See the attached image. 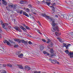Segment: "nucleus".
<instances>
[{"mask_svg": "<svg viewBox=\"0 0 73 73\" xmlns=\"http://www.w3.org/2000/svg\"><path fill=\"white\" fill-rule=\"evenodd\" d=\"M50 52V53H51L50 55V57L53 58V57L56 56V55H55V54L53 53L54 51H53V49H51Z\"/></svg>", "mask_w": 73, "mask_h": 73, "instance_id": "nucleus-1", "label": "nucleus"}, {"mask_svg": "<svg viewBox=\"0 0 73 73\" xmlns=\"http://www.w3.org/2000/svg\"><path fill=\"white\" fill-rule=\"evenodd\" d=\"M51 31L52 32H55V31H58V26L56 25L55 27H53L51 28Z\"/></svg>", "mask_w": 73, "mask_h": 73, "instance_id": "nucleus-2", "label": "nucleus"}, {"mask_svg": "<svg viewBox=\"0 0 73 73\" xmlns=\"http://www.w3.org/2000/svg\"><path fill=\"white\" fill-rule=\"evenodd\" d=\"M51 63L53 64H56L57 63V61L56 60H52L51 59H49Z\"/></svg>", "mask_w": 73, "mask_h": 73, "instance_id": "nucleus-3", "label": "nucleus"}, {"mask_svg": "<svg viewBox=\"0 0 73 73\" xmlns=\"http://www.w3.org/2000/svg\"><path fill=\"white\" fill-rule=\"evenodd\" d=\"M8 25V23H4L2 25V27L5 29H7V28L5 27V26H7Z\"/></svg>", "mask_w": 73, "mask_h": 73, "instance_id": "nucleus-4", "label": "nucleus"}, {"mask_svg": "<svg viewBox=\"0 0 73 73\" xmlns=\"http://www.w3.org/2000/svg\"><path fill=\"white\" fill-rule=\"evenodd\" d=\"M45 18H46V19L48 18V19H49V20H51V21H52L53 20V18L52 17L50 18V17L49 16H48L47 15H46V16H45Z\"/></svg>", "mask_w": 73, "mask_h": 73, "instance_id": "nucleus-5", "label": "nucleus"}, {"mask_svg": "<svg viewBox=\"0 0 73 73\" xmlns=\"http://www.w3.org/2000/svg\"><path fill=\"white\" fill-rule=\"evenodd\" d=\"M52 21V26H53V27H55V26L56 25V23H54V20L53 19Z\"/></svg>", "mask_w": 73, "mask_h": 73, "instance_id": "nucleus-6", "label": "nucleus"}, {"mask_svg": "<svg viewBox=\"0 0 73 73\" xmlns=\"http://www.w3.org/2000/svg\"><path fill=\"white\" fill-rule=\"evenodd\" d=\"M73 52H70L68 54V55L70 56V58H73Z\"/></svg>", "mask_w": 73, "mask_h": 73, "instance_id": "nucleus-7", "label": "nucleus"}, {"mask_svg": "<svg viewBox=\"0 0 73 73\" xmlns=\"http://www.w3.org/2000/svg\"><path fill=\"white\" fill-rule=\"evenodd\" d=\"M15 41H17V42H18V43H19L20 44V43H21V42L22 41V40H20V39H15Z\"/></svg>", "mask_w": 73, "mask_h": 73, "instance_id": "nucleus-8", "label": "nucleus"}, {"mask_svg": "<svg viewBox=\"0 0 73 73\" xmlns=\"http://www.w3.org/2000/svg\"><path fill=\"white\" fill-rule=\"evenodd\" d=\"M24 43L25 45H27L28 44V42L27 41H25L24 40H22L21 43Z\"/></svg>", "mask_w": 73, "mask_h": 73, "instance_id": "nucleus-9", "label": "nucleus"}, {"mask_svg": "<svg viewBox=\"0 0 73 73\" xmlns=\"http://www.w3.org/2000/svg\"><path fill=\"white\" fill-rule=\"evenodd\" d=\"M55 35L56 36H57V37H58L59 36H60L61 35V33H59L58 32H55Z\"/></svg>", "mask_w": 73, "mask_h": 73, "instance_id": "nucleus-10", "label": "nucleus"}, {"mask_svg": "<svg viewBox=\"0 0 73 73\" xmlns=\"http://www.w3.org/2000/svg\"><path fill=\"white\" fill-rule=\"evenodd\" d=\"M20 3H21V4H26V3H27V1H20Z\"/></svg>", "mask_w": 73, "mask_h": 73, "instance_id": "nucleus-11", "label": "nucleus"}, {"mask_svg": "<svg viewBox=\"0 0 73 73\" xmlns=\"http://www.w3.org/2000/svg\"><path fill=\"white\" fill-rule=\"evenodd\" d=\"M23 14L24 15H25V16L27 17H29V15L28 14H27L25 12H23Z\"/></svg>", "mask_w": 73, "mask_h": 73, "instance_id": "nucleus-12", "label": "nucleus"}, {"mask_svg": "<svg viewBox=\"0 0 73 73\" xmlns=\"http://www.w3.org/2000/svg\"><path fill=\"white\" fill-rule=\"evenodd\" d=\"M20 28L22 29V30H23L24 31H25V32H26L27 31V30H26V29H25L24 27H23L21 26L20 27Z\"/></svg>", "mask_w": 73, "mask_h": 73, "instance_id": "nucleus-13", "label": "nucleus"}, {"mask_svg": "<svg viewBox=\"0 0 73 73\" xmlns=\"http://www.w3.org/2000/svg\"><path fill=\"white\" fill-rule=\"evenodd\" d=\"M24 68L25 69H27V70H31V68L28 66H25V68Z\"/></svg>", "mask_w": 73, "mask_h": 73, "instance_id": "nucleus-14", "label": "nucleus"}, {"mask_svg": "<svg viewBox=\"0 0 73 73\" xmlns=\"http://www.w3.org/2000/svg\"><path fill=\"white\" fill-rule=\"evenodd\" d=\"M23 56H24L23 54H21L20 55H18V57H19V58H22L23 57Z\"/></svg>", "mask_w": 73, "mask_h": 73, "instance_id": "nucleus-15", "label": "nucleus"}, {"mask_svg": "<svg viewBox=\"0 0 73 73\" xmlns=\"http://www.w3.org/2000/svg\"><path fill=\"white\" fill-rule=\"evenodd\" d=\"M15 29L16 31H19L20 30V28L17 27H15Z\"/></svg>", "mask_w": 73, "mask_h": 73, "instance_id": "nucleus-16", "label": "nucleus"}, {"mask_svg": "<svg viewBox=\"0 0 73 73\" xmlns=\"http://www.w3.org/2000/svg\"><path fill=\"white\" fill-rule=\"evenodd\" d=\"M9 7V8H13V4H10L9 5H8Z\"/></svg>", "mask_w": 73, "mask_h": 73, "instance_id": "nucleus-17", "label": "nucleus"}, {"mask_svg": "<svg viewBox=\"0 0 73 73\" xmlns=\"http://www.w3.org/2000/svg\"><path fill=\"white\" fill-rule=\"evenodd\" d=\"M41 15L42 17H45L46 16V14L45 13L42 14Z\"/></svg>", "mask_w": 73, "mask_h": 73, "instance_id": "nucleus-18", "label": "nucleus"}, {"mask_svg": "<svg viewBox=\"0 0 73 73\" xmlns=\"http://www.w3.org/2000/svg\"><path fill=\"white\" fill-rule=\"evenodd\" d=\"M30 11V10H29V9L28 8L26 9L25 10V11H26L27 12H29Z\"/></svg>", "mask_w": 73, "mask_h": 73, "instance_id": "nucleus-19", "label": "nucleus"}, {"mask_svg": "<svg viewBox=\"0 0 73 73\" xmlns=\"http://www.w3.org/2000/svg\"><path fill=\"white\" fill-rule=\"evenodd\" d=\"M68 45H70V44H68V45H66L64 46L66 48V49H68Z\"/></svg>", "mask_w": 73, "mask_h": 73, "instance_id": "nucleus-20", "label": "nucleus"}, {"mask_svg": "<svg viewBox=\"0 0 73 73\" xmlns=\"http://www.w3.org/2000/svg\"><path fill=\"white\" fill-rule=\"evenodd\" d=\"M44 47L43 46L41 45L40 46V49L41 50H43V49H44Z\"/></svg>", "mask_w": 73, "mask_h": 73, "instance_id": "nucleus-21", "label": "nucleus"}, {"mask_svg": "<svg viewBox=\"0 0 73 73\" xmlns=\"http://www.w3.org/2000/svg\"><path fill=\"white\" fill-rule=\"evenodd\" d=\"M46 4H47V5H48V6H49L50 5V4H51V2H46Z\"/></svg>", "mask_w": 73, "mask_h": 73, "instance_id": "nucleus-22", "label": "nucleus"}, {"mask_svg": "<svg viewBox=\"0 0 73 73\" xmlns=\"http://www.w3.org/2000/svg\"><path fill=\"white\" fill-rule=\"evenodd\" d=\"M3 4H4V5H7V3L5 1H4L3 2Z\"/></svg>", "mask_w": 73, "mask_h": 73, "instance_id": "nucleus-23", "label": "nucleus"}, {"mask_svg": "<svg viewBox=\"0 0 73 73\" xmlns=\"http://www.w3.org/2000/svg\"><path fill=\"white\" fill-rule=\"evenodd\" d=\"M13 9H16V5L13 4Z\"/></svg>", "mask_w": 73, "mask_h": 73, "instance_id": "nucleus-24", "label": "nucleus"}, {"mask_svg": "<svg viewBox=\"0 0 73 73\" xmlns=\"http://www.w3.org/2000/svg\"><path fill=\"white\" fill-rule=\"evenodd\" d=\"M6 44H7L8 45H9V46L11 45V44L10 42H9L8 41H7Z\"/></svg>", "mask_w": 73, "mask_h": 73, "instance_id": "nucleus-25", "label": "nucleus"}, {"mask_svg": "<svg viewBox=\"0 0 73 73\" xmlns=\"http://www.w3.org/2000/svg\"><path fill=\"white\" fill-rule=\"evenodd\" d=\"M18 66H19V68L20 69H23V66L21 65Z\"/></svg>", "mask_w": 73, "mask_h": 73, "instance_id": "nucleus-26", "label": "nucleus"}, {"mask_svg": "<svg viewBox=\"0 0 73 73\" xmlns=\"http://www.w3.org/2000/svg\"><path fill=\"white\" fill-rule=\"evenodd\" d=\"M8 42V41L7 40H3V42L5 44V43H7V42Z\"/></svg>", "mask_w": 73, "mask_h": 73, "instance_id": "nucleus-27", "label": "nucleus"}, {"mask_svg": "<svg viewBox=\"0 0 73 73\" xmlns=\"http://www.w3.org/2000/svg\"><path fill=\"white\" fill-rule=\"evenodd\" d=\"M1 73H6V71L5 70H2L1 72Z\"/></svg>", "mask_w": 73, "mask_h": 73, "instance_id": "nucleus-28", "label": "nucleus"}, {"mask_svg": "<svg viewBox=\"0 0 73 73\" xmlns=\"http://www.w3.org/2000/svg\"><path fill=\"white\" fill-rule=\"evenodd\" d=\"M37 32H38L39 33H40V35H42V33L40 32V31L38 30H37Z\"/></svg>", "mask_w": 73, "mask_h": 73, "instance_id": "nucleus-29", "label": "nucleus"}, {"mask_svg": "<svg viewBox=\"0 0 73 73\" xmlns=\"http://www.w3.org/2000/svg\"><path fill=\"white\" fill-rule=\"evenodd\" d=\"M7 66H9V67H12V65L11 64H7Z\"/></svg>", "mask_w": 73, "mask_h": 73, "instance_id": "nucleus-30", "label": "nucleus"}, {"mask_svg": "<svg viewBox=\"0 0 73 73\" xmlns=\"http://www.w3.org/2000/svg\"><path fill=\"white\" fill-rule=\"evenodd\" d=\"M50 41H50V40L48 39V41L47 42V44H48V43H49V42H50Z\"/></svg>", "mask_w": 73, "mask_h": 73, "instance_id": "nucleus-31", "label": "nucleus"}, {"mask_svg": "<svg viewBox=\"0 0 73 73\" xmlns=\"http://www.w3.org/2000/svg\"><path fill=\"white\" fill-rule=\"evenodd\" d=\"M54 5H53V4L52 5V6H50L51 8H54Z\"/></svg>", "mask_w": 73, "mask_h": 73, "instance_id": "nucleus-32", "label": "nucleus"}, {"mask_svg": "<svg viewBox=\"0 0 73 73\" xmlns=\"http://www.w3.org/2000/svg\"><path fill=\"white\" fill-rule=\"evenodd\" d=\"M25 28H26V29H29V30L30 29V28H29V27L27 26H26Z\"/></svg>", "mask_w": 73, "mask_h": 73, "instance_id": "nucleus-33", "label": "nucleus"}, {"mask_svg": "<svg viewBox=\"0 0 73 73\" xmlns=\"http://www.w3.org/2000/svg\"><path fill=\"white\" fill-rule=\"evenodd\" d=\"M65 52L67 53V54H68V53H69V52L68 50H66Z\"/></svg>", "mask_w": 73, "mask_h": 73, "instance_id": "nucleus-34", "label": "nucleus"}, {"mask_svg": "<svg viewBox=\"0 0 73 73\" xmlns=\"http://www.w3.org/2000/svg\"><path fill=\"white\" fill-rule=\"evenodd\" d=\"M29 44H32V42H31V41H29V42H28Z\"/></svg>", "mask_w": 73, "mask_h": 73, "instance_id": "nucleus-35", "label": "nucleus"}, {"mask_svg": "<svg viewBox=\"0 0 73 73\" xmlns=\"http://www.w3.org/2000/svg\"><path fill=\"white\" fill-rule=\"evenodd\" d=\"M10 42H11V43H13L14 44H15V42H13V41H11V40L10 41H9Z\"/></svg>", "mask_w": 73, "mask_h": 73, "instance_id": "nucleus-36", "label": "nucleus"}, {"mask_svg": "<svg viewBox=\"0 0 73 73\" xmlns=\"http://www.w3.org/2000/svg\"><path fill=\"white\" fill-rule=\"evenodd\" d=\"M42 41L43 42H46V40H45L43 39H42Z\"/></svg>", "mask_w": 73, "mask_h": 73, "instance_id": "nucleus-37", "label": "nucleus"}, {"mask_svg": "<svg viewBox=\"0 0 73 73\" xmlns=\"http://www.w3.org/2000/svg\"><path fill=\"white\" fill-rule=\"evenodd\" d=\"M0 32L1 33L2 32V29L1 27H0Z\"/></svg>", "mask_w": 73, "mask_h": 73, "instance_id": "nucleus-38", "label": "nucleus"}, {"mask_svg": "<svg viewBox=\"0 0 73 73\" xmlns=\"http://www.w3.org/2000/svg\"><path fill=\"white\" fill-rule=\"evenodd\" d=\"M50 45H53V43H52V42H51L50 43Z\"/></svg>", "mask_w": 73, "mask_h": 73, "instance_id": "nucleus-39", "label": "nucleus"}, {"mask_svg": "<svg viewBox=\"0 0 73 73\" xmlns=\"http://www.w3.org/2000/svg\"><path fill=\"white\" fill-rule=\"evenodd\" d=\"M55 17H56V18H58V15H55Z\"/></svg>", "mask_w": 73, "mask_h": 73, "instance_id": "nucleus-40", "label": "nucleus"}, {"mask_svg": "<svg viewBox=\"0 0 73 73\" xmlns=\"http://www.w3.org/2000/svg\"><path fill=\"white\" fill-rule=\"evenodd\" d=\"M44 54H46V52L45 51H43Z\"/></svg>", "mask_w": 73, "mask_h": 73, "instance_id": "nucleus-41", "label": "nucleus"}, {"mask_svg": "<svg viewBox=\"0 0 73 73\" xmlns=\"http://www.w3.org/2000/svg\"><path fill=\"white\" fill-rule=\"evenodd\" d=\"M29 7V8H31V7H32V5H28Z\"/></svg>", "mask_w": 73, "mask_h": 73, "instance_id": "nucleus-42", "label": "nucleus"}, {"mask_svg": "<svg viewBox=\"0 0 73 73\" xmlns=\"http://www.w3.org/2000/svg\"><path fill=\"white\" fill-rule=\"evenodd\" d=\"M63 45L64 46H66V44L65 43H64L63 44Z\"/></svg>", "mask_w": 73, "mask_h": 73, "instance_id": "nucleus-43", "label": "nucleus"}, {"mask_svg": "<svg viewBox=\"0 0 73 73\" xmlns=\"http://www.w3.org/2000/svg\"><path fill=\"white\" fill-rule=\"evenodd\" d=\"M59 41L60 42H62V40H61V39L60 38V39L59 40Z\"/></svg>", "mask_w": 73, "mask_h": 73, "instance_id": "nucleus-44", "label": "nucleus"}, {"mask_svg": "<svg viewBox=\"0 0 73 73\" xmlns=\"http://www.w3.org/2000/svg\"><path fill=\"white\" fill-rule=\"evenodd\" d=\"M20 14H22V11H21L19 12Z\"/></svg>", "mask_w": 73, "mask_h": 73, "instance_id": "nucleus-45", "label": "nucleus"}, {"mask_svg": "<svg viewBox=\"0 0 73 73\" xmlns=\"http://www.w3.org/2000/svg\"><path fill=\"white\" fill-rule=\"evenodd\" d=\"M14 46H15L16 47H17L18 46V45L17 44L15 45Z\"/></svg>", "mask_w": 73, "mask_h": 73, "instance_id": "nucleus-46", "label": "nucleus"}, {"mask_svg": "<svg viewBox=\"0 0 73 73\" xmlns=\"http://www.w3.org/2000/svg\"><path fill=\"white\" fill-rule=\"evenodd\" d=\"M46 54H47V55H48V56H49V53L48 52L46 53Z\"/></svg>", "mask_w": 73, "mask_h": 73, "instance_id": "nucleus-47", "label": "nucleus"}, {"mask_svg": "<svg viewBox=\"0 0 73 73\" xmlns=\"http://www.w3.org/2000/svg\"><path fill=\"white\" fill-rule=\"evenodd\" d=\"M7 66V65H6V64H3V66H4V67H5V66Z\"/></svg>", "mask_w": 73, "mask_h": 73, "instance_id": "nucleus-48", "label": "nucleus"}, {"mask_svg": "<svg viewBox=\"0 0 73 73\" xmlns=\"http://www.w3.org/2000/svg\"><path fill=\"white\" fill-rule=\"evenodd\" d=\"M0 23L1 24H3V21H1Z\"/></svg>", "mask_w": 73, "mask_h": 73, "instance_id": "nucleus-49", "label": "nucleus"}, {"mask_svg": "<svg viewBox=\"0 0 73 73\" xmlns=\"http://www.w3.org/2000/svg\"><path fill=\"white\" fill-rule=\"evenodd\" d=\"M38 23L39 24V25H41V23H40V22H38Z\"/></svg>", "mask_w": 73, "mask_h": 73, "instance_id": "nucleus-50", "label": "nucleus"}, {"mask_svg": "<svg viewBox=\"0 0 73 73\" xmlns=\"http://www.w3.org/2000/svg\"><path fill=\"white\" fill-rule=\"evenodd\" d=\"M23 27H27V26H26V25H23Z\"/></svg>", "mask_w": 73, "mask_h": 73, "instance_id": "nucleus-51", "label": "nucleus"}, {"mask_svg": "<svg viewBox=\"0 0 73 73\" xmlns=\"http://www.w3.org/2000/svg\"><path fill=\"white\" fill-rule=\"evenodd\" d=\"M43 2V3H45V0H43V1H42V2Z\"/></svg>", "mask_w": 73, "mask_h": 73, "instance_id": "nucleus-52", "label": "nucleus"}, {"mask_svg": "<svg viewBox=\"0 0 73 73\" xmlns=\"http://www.w3.org/2000/svg\"><path fill=\"white\" fill-rule=\"evenodd\" d=\"M0 38H1V35L0 34Z\"/></svg>", "mask_w": 73, "mask_h": 73, "instance_id": "nucleus-53", "label": "nucleus"}, {"mask_svg": "<svg viewBox=\"0 0 73 73\" xmlns=\"http://www.w3.org/2000/svg\"><path fill=\"white\" fill-rule=\"evenodd\" d=\"M57 39H58L59 40L60 39V38L59 37H57Z\"/></svg>", "mask_w": 73, "mask_h": 73, "instance_id": "nucleus-54", "label": "nucleus"}, {"mask_svg": "<svg viewBox=\"0 0 73 73\" xmlns=\"http://www.w3.org/2000/svg\"><path fill=\"white\" fill-rule=\"evenodd\" d=\"M14 23H15V21H16V19H14Z\"/></svg>", "mask_w": 73, "mask_h": 73, "instance_id": "nucleus-55", "label": "nucleus"}, {"mask_svg": "<svg viewBox=\"0 0 73 73\" xmlns=\"http://www.w3.org/2000/svg\"><path fill=\"white\" fill-rule=\"evenodd\" d=\"M8 27H9V28H11V26H8Z\"/></svg>", "mask_w": 73, "mask_h": 73, "instance_id": "nucleus-56", "label": "nucleus"}, {"mask_svg": "<svg viewBox=\"0 0 73 73\" xmlns=\"http://www.w3.org/2000/svg\"><path fill=\"white\" fill-rule=\"evenodd\" d=\"M34 73H37V72L35 71V72H34Z\"/></svg>", "mask_w": 73, "mask_h": 73, "instance_id": "nucleus-57", "label": "nucleus"}, {"mask_svg": "<svg viewBox=\"0 0 73 73\" xmlns=\"http://www.w3.org/2000/svg\"><path fill=\"white\" fill-rule=\"evenodd\" d=\"M57 64H59V62H57Z\"/></svg>", "mask_w": 73, "mask_h": 73, "instance_id": "nucleus-58", "label": "nucleus"}, {"mask_svg": "<svg viewBox=\"0 0 73 73\" xmlns=\"http://www.w3.org/2000/svg\"><path fill=\"white\" fill-rule=\"evenodd\" d=\"M19 54V52H17V54L18 55V54Z\"/></svg>", "mask_w": 73, "mask_h": 73, "instance_id": "nucleus-59", "label": "nucleus"}, {"mask_svg": "<svg viewBox=\"0 0 73 73\" xmlns=\"http://www.w3.org/2000/svg\"><path fill=\"white\" fill-rule=\"evenodd\" d=\"M18 31H19V32H21V30H20V29H19V30Z\"/></svg>", "mask_w": 73, "mask_h": 73, "instance_id": "nucleus-60", "label": "nucleus"}, {"mask_svg": "<svg viewBox=\"0 0 73 73\" xmlns=\"http://www.w3.org/2000/svg\"><path fill=\"white\" fill-rule=\"evenodd\" d=\"M52 4L53 5H55V3H53Z\"/></svg>", "mask_w": 73, "mask_h": 73, "instance_id": "nucleus-61", "label": "nucleus"}, {"mask_svg": "<svg viewBox=\"0 0 73 73\" xmlns=\"http://www.w3.org/2000/svg\"><path fill=\"white\" fill-rule=\"evenodd\" d=\"M24 10H25V9H25V8H24Z\"/></svg>", "mask_w": 73, "mask_h": 73, "instance_id": "nucleus-62", "label": "nucleus"}, {"mask_svg": "<svg viewBox=\"0 0 73 73\" xmlns=\"http://www.w3.org/2000/svg\"><path fill=\"white\" fill-rule=\"evenodd\" d=\"M5 0H2V1L3 2V1H5Z\"/></svg>", "mask_w": 73, "mask_h": 73, "instance_id": "nucleus-63", "label": "nucleus"}, {"mask_svg": "<svg viewBox=\"0 0 73 73\" xmlns=\"http://www.w3.org/2000/svg\"><path fill=\"white\" fill-rule=\"evenodd\" d=\"M40 71L39 72H37V73H40Z\"/></svg>", "mask_w": 73, "mask_h": 73, "instance_id": "nucleus-64", "label": "nucleus"}]
</instances>
